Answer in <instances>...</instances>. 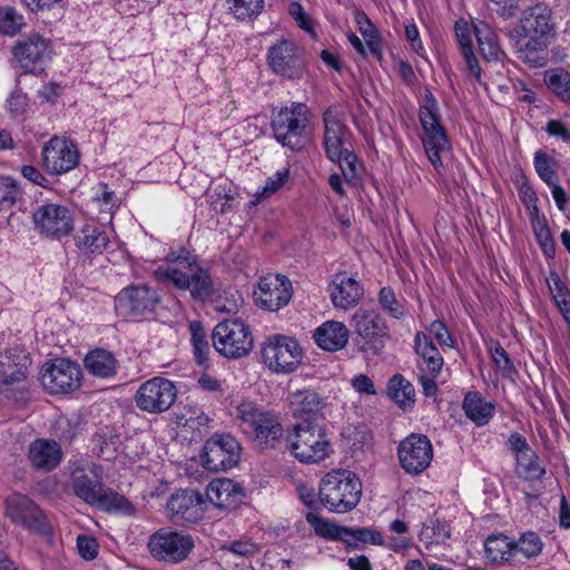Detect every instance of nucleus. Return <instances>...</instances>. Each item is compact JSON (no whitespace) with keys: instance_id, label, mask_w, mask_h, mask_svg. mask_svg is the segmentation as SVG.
Returning a JSON list of instances; mask_svg holds the SVG:
<instances>
[{"instance_id":"nucleus-1","label":"nucleus","mask_w":570,"mask_h":570,"mask_svg":"<svg viewBox=\"0 0 570 570\" xmlns=\"http://www.w3.org/2000/svg\"><path fill=\"white\" fill-rule=\"evenodd\" d=\"M157 281L187 291L195 301L205 302L215 294V285L208 268L186 249L170 253L154 272Z\"/></svg>"},{"instance_id":"nucleus-2","label":"nucleus","mask_w":570,"mask_h":570,"mask_svg":"<svg viewBox=\"0 0 570 570\" xmlns=\"http://www.w3.org/2000/svg\"><path fill=\"white\" fill-rule=\"evenodd\" d=\"M70 487L77 498L104 512L128 517L136 513L127 498L102 483L99 465H76L70 473Z\"/></svg>"},{"instance_id":"nucleus-3","label":"nucleus","mask_w":570,"mask_h":570,"mask_svg":"<svg viewBox=\"0 0 570 570\" xmlns=\"http://www.w3.org/2000/svg\"><path fill=\"white\" fill-rule=\"evenodd\" d=\"M235 419L259 449L275 450L283 443L284 428L277 412L243 401L235 407Z\"/></svg>"},{"instance_id":"nucleus-4","label":"nucleus","mask_w":570,"mask_h":570,"mask_svg":"<svg viewBox=\"0 0 570 570\" xmlns=\"http://www.w3.org/2000/svg\"><path fill=\"white\" fill-rule=\"evenodd\" d=\"M311 119V110L303 102L274 109L271 116L273 136L283 147L301 150L308 139Z\"/></svg>"},{"instance_id":"nucleus-5","label":"nucleus","mask_w":570,"mask_h":570,"mask_svg":"<svg viewBox=\"0 0 570 570\" xmlns=\"http://www.w3.org/2000/svg\"><path fill=\"white\" fill-rule=\"evenodd\" d=\"M362 482L350 471L328 472L320 482V503L334 513H346L358 504Z\"/></svg>"},{"instance_id":"nucleus-6","label":"nucleus","mask_w":570,"mask_h":570,"mask_svg":"<svg viewBox=\"0 0 570 570\" xmlns=\"http://www.w3.org/2000/svg\"><path fill=\"white\" fill-rule=\"evenodd\" d=\"M286 442L289 452L302 463H320L332 452L330 439L320 423H295Z\"/></svg>"},{"instance_id":"nucleus-7","label":"nucleus","mask_w":570,"mask_h":570,"mask_svg":"<svg viewBox=\"0 0 570 570\" xmlns=\"http://www.w3.org/2000/svg\"><path fill=\"white\" fill-rule=\"evenodd\" d=\"M419 118L423 129L422 142L425 154L434 169L441 173L444 168L442 155L451 150V144L440 122L438 102L432 95L420 109Z\"/></svg>"},{"instance_id":"nucleus-8","label":"nucleus","mask_w":570,"mask_h":570,"mask_svg":"<svg viewBox=\"0 0 570 570\" xmlns=\"http://www.w3.org/2000/svg\"><path fill=\"white\" fill-rule=\"evenodd\" d=\"M213 346L225 357L240 358L253 348V335L249 326L239 320L218 323L212 334Z\"/></svg>"},{"instance_id":"nucleus-9","label":"nucleus","mask_w":570,"mask_h":570,"mask_svg":"<svg viewBox=\"0 0 570 570\" xmlns=\"http://www.w3.org/2000/svg\"><path fill=\"white\" fill-rule=\"evenodd\" d=\"M263 363L275 373H292L301 364L303 351L296 340L274 335L262 346Z\"/></svg>"},{"instance_id":"nucleus-10","label":"nucleus","mask_w":570,"mask_h":570,"mask_svg":"<svg viewBox=\"0 0 570 570\" xmlns=\"http://www.w3.org/2000/svg\"><path fill=\"white\" fill-rule=\"evenodd\" d=\"M136 406L149 414L168 411L177 399V387L168 379L156 376L144 382L135 394Z\"/></svg>"},{"instance_id":"nucleus-11","label":"nucleus","mask_w":570,"mask_h":570,"mask_svg":"<svg viewBox=\"0 0 570 570\" xmlns=\"http://www.w3.org/2000/svg\"><path fill=\"white\" fill-rule=\"evenodd\" d=\"M194 548L191 535L161 528L150 535L148 549L157 560L178 563L185 560Z\"/></svg>"},{"instance_id":"nucleus-12","label":"nucleus","mask_w":570,"mask_h":570,"mask_svg":"<svg viewBox=\"0 0 570 570\" xmlns=\"http://www.w3.org/2000/svg\"><path fill=\"white\" fill-rule=\"evenodd\" d=\"M240 444L232 434L215 433L204 445L203 464L208 471H226L237 465Z\"/></svg>"},{"instance_id":"nucleus-13","label":"nucleus","mask_w":570,"mask_h":570,"mask_svg":"<svg viewBox=\"0 0 570 570\" xmlns=\"http://www.w3.org/2000/svg\"><path fill=\"white\" fill-rule=\"evenodd\" d=\"M36 229L52 239H61L73 229L71 210L58 203H45L32 213Z\"/></svg>"},{"instance_id":"nucleus-14","label":"nucleus","mask_w":570,"mask_h":570,"mask_svg":"<svg viewBox=\"0 0 570 570\" xmlns=\"http://www.w3.org/2000/svg\"><path fill=\"white\" fill-rule=\"evenodd\" d=\"M556 24L552 11L539 3L524 9L514 28L509 30V38L537 37L551 40L556 37Z\"/></svg>"},{"instance_id":"nucleus-15","label":"nucleus","mask_w":570,"mask_h":570,"mask_svg":"<svg viewBox=\"0 0 570 570\" xmlns=\"http://www.w3.org/2000/svg\"><path fill=\"white\" fill-rule=\"evenodd\" d=\"M159 303V293L146 284L127 286L115 297L116 309L124 316L149 315Z\"/></svg>"},{"instance_id":"nucleus-16","label":"nucleus","mask_w":570,"mask_h":570,"mask_svg":"<svg viewBox=\"0 0 570 570\" xmlns=\"http://www.w3.org/2000/svg\"><path fill=\"white\" fill-rule=\"evenodd\" d=\"M308 524L314 529L315 533L320 537L342 540L347 543L351 541H360L364 543H371L374 546H383V535L380 531L370 528H357L352 529L347 527L336 525L324 520L317 513L309 511L305 515Z\"/></svg>"},{"instance_id":"nucleus-17","label":"nucleus","mask_w":570,"mask_h":570,"mask_svg":"<svg viewBox=\"0 0 570 570\" xmlns=\"http://www.w3.org/2000/svg\"><path fill=\"white\" fill-rule=\"evenodd\" d=\"M40 381L50 394H67L80 387L81 370L70 360L57 358L47 363Z\"/></svg>"},{"instance_id":"nucleus-18","label":"nucleus","mask_w":570,"mask_h":570,"mask_svg":"<svg viewBox=\"0 0 570 570\" xmlns=\"http://www.w3.org/2000/svg\"><path fill=\"white\" fill-rule=\"evenodd\" d=\"M397 456L402 469L409 474L416 475L430 466L433 446L426 435L411 433L400 442Z\"/></svg>"},{"instance_id":"nucleus-19","label":"nucleus","mask_w":570,"mask_h":570,"mask_svg":"<svg viewBox=\"0 0 570 570\" xmlns=\"http://www.w3.org/2000/svg\"><path fill=\"white\" fill-rule=\"evenodd\" d=\"M351 326L361 336L374 354H379L390 338V328L385 318L375 311L358 308L351 318Z\"/></svg>"},{"instance_id":"nucleus-20","label":"nucleus","mask_w":570,"mask_h":570,"mask_svg":"<svg viewBox=\"0 0 570 570\" xmlns=\"http://www.w3.org/2000/svg\"><path fill=\"white\" fill-rule=\"evenodd\" d=\"M268 65L272 71L283 78H301L304 71L303 50L293 41L281 39L268 49Z\"/></svg>"},{"instance_id":"nucleus-21","label":"nucleus","mask_w":570,"mask_h":570,"mask_svg":"<svg viewBox=\"0 0 570 570\" xmlns=\"http://www.w3.org/2000/svg\"><path fill=\"white\" fill-rule=\"evenodd\" d=\"M166 509L174 523L195 524L204 518L206 502L198 491L186 489L173 493Z\"/></svg>"},{"instance_id":"nucleus-22","label":"nucleus","mask_w":570,"mask_h":570,"mask_svg":"<svg viewBox=\"0 0 570 570\" xmlns=\"http://www.w3.org/2000/svg\"><path fill=\"white\" fill-rule=\"evenodd\" d=\"M287 404L296 423L316 424L325 417L327 400L314 389H298L288 393Z\"/></svg>"},{"instance_id":"nucleus-23","label":"nucleus","mask_w":570,"mask_h":570,"mask_svg":"<svg viewBox=\"0 0 570 570\" xmlns=\"http://www.w3.org/2000/svg\"><path fill=\"white\" fill-rule=\"evenodd\" d=\"M50 42L35 33L16 43L12 55L24 72H41L50 59Z\"/></svg>"},{"instance_id":"nucleus-24","label":"nucleus","mask_w":570,"mask_h":570,"mask_svg":"<svg viewBox=\"0 0 570 570\" xmlns=\"http://www.w3.org/2000/svg\"><path fill=\"white\" fill-rule=\"evenodd\" d=\"M79 163L77 146L65 137H52L42 149V165L51 175H61Z\"/></svg>"},{"instance_id":"nucleus-25","label":"nucleus","mask_w":570,"mask_h":570,"mask_svg":"<svg viewBox=\"0 0 570 570\" xmlns=\"http://www.w3.org/2000/svg\"><path fill=\"white\" fill-rule=\"evenodd\" d=\"M6 513L12 522L29 530L39 533L49 531V524L43 512L31 499L23 494L14 493L6 500Z\"/></svg>"},{"instance_id":"nucleus-26","label":"nucleus","mask_w":570,"mask_h":570,"mask_svg":"<svg viewBox=\"0 0 570 570\" xmlns=\"http://www.w3.org/2000/svg\"><path fill=\"white\" fill-rule=\"evenodd\" d=\"M323 145L326 156L331 161L340 160L344 151L347 150L345 142L348 135V129L341 117L340 107L330 106L323 114Z\"/></svg>"},{"instance_id":"nucleus-27","label":"nucleus","mask_w":570,"mask_h":570,"mask_svg":"<svg viewBox=\"0 0 570 570\" xmlns=\"http://www.w3.org/2000/svg\"><path fill=\"white\" fill-rule=\"evenodd\" d=\"M292 283L281 274L261 277L258 292L255 293L257 304L267 311H278L292 298Z\"/></svg>"},{"instance_id":"nucleus-28","label":"nucleus","mask_w":570,"mask_h":570,"mask_svg":"<svg viewBox=\"0 0 570 570\" xmlns=\"http://www.w3.org/2000/svg\"><path fill=\"white\" fill-rule=\"evenodd\" d=\"M328 291L333 305L345 311L356 306L364 295L361 283L347 273L336 274Z\"/></svg>"},{"instance_id":"nucleus-29","label":"nucleus","mask_w":570,"mask_h":570,"mask_svg":"<svg viewBox=\"0 0 570 570\" xmlns=\"http://www.w3.org/2000/svg\"><path fill=\"white\" fill-rule=\"evenodd\" d=\"M73 242L82 254L100 255L107 249L110 238L104 225L89 220L73 234Z\"/></svg>"},{"instance_id":"nucleus-30","label":"nucleus","mask_w":570,"mask_h":570,"mask_svg":"<svg viewBox=\"0 0 570 570\" xmlns=\"http://www.w3.org/2000/svg\"><path fill=\"white\" fill-rule=\"evenodd\" d=\"M414 350L417 372L439 375L444 360L431 336L424 332H417L414 338Z\"/></svg>"},{"instance_id":"nucleus-31","label":"nucleus","mask_w":570,"mask_h":570,"mask_svg":"<svg viewBox=\"0 0 570 570\" xmlns=\"http://www.w3.org/2000/svg\"><path fill=\"white\" fill-rule=\"evenodd\" d=\"M206 495L215 507L232 510L242 502L244 492L233 480L217 479L208 484Z\"/></svg>"},{"instance_id":"nucleus-32","label":"nucleus","mask_w":570,"mask_h":570,"mask_svg":"<svg viewBox=\"0 0 570 570\" xmlns=\"http://www.w3.org/2000/svg\"><path fill=\"white\" fill-rule=\"evenodd\" d=\"M313 338L320 348L337 352L347 345L350 331L342 322L326 321L314 331Z\"/></svg>"},{"instance_id":"nucleus-33","label":"nucleus","mask_w":570,"mask_h":570,"mask_svg":"<svg viewBox=\"0 0 570 570\" xmlns=\"http://www.w3.org/2000/svg\"><path fill=\"white\" fill-rule=\"evenodd\" d=\"M518 58L532 68L543 67L547 62V48L550 40L537 37L510 38Z\"/></svg>"},{"instance_id":"nucleus-34","label":"nucleus","mask_w":570,"mask_h":570,"mask_svg":"<svg viewBox=\"0 0 570 570\" xmlns=\"http://www.w3.org/2000/svg\"><path fill=\"white\" fill-rule=\"evenodd\" d=\"M61 458V448L56 441L38 439L29 446V460L38 470H53L60 463Z\"/></svg>"},{"instance_id":"nucleus-35","label":"nucleus","mask_w":570,"mask_h":570,"mask_svg":"<svg viewBox=\"0 0 570 570\" xmlns=\"http://www.w3.org/2000/svg\"><path fill=\"white\" fill-rule=\"evenodd\" d=\"M462 407L466 417L478 426L487 425L494 415V404L485 401L480 392L466 393Z\"/></svg>"},{"instance_id":"nucleus-36","label":"nucleus","mask_w":570,"mask_h":570,"mask_svg":"<svg viewBox=\"0 0 570 570\" xmlns=\"http://www.w3.org/2000/svg\"><path fill=\"white\" fill-rule=\"evenodd\" d=\"M83 364L91 375L100 379L112 377L118 370V361L114 354L102 348L89 352L83 360Z\"/></svg>"},{"instance_id":"nucleus-37","label":"nucleus","mask_w":570,"mask_h":570,"mask_svg":"<svg viewBox=\"0 0 570 570\" xmlns=\"http://www.w3.org/2000/svg\"><path fill=\"white\" fill-rule=\"evenodd\" d=\"M484 552L487 559L492 563L514 564L513 541L502 533L491 534L485 539Z\"/></svg>"},{"instance_id":"nucleus-38","label":"nucleus","mask_w":570,"mask_h":570,"mask_svg":"<svg viewBox=\"0 0 570 570\" xmlns=\"http://www.w3.org/2000/svg\"><path fill=\"white\" fill-rule=\"evenodd\" d=\"M26 361V356H22L21 360L11 351L0 354V383L9 386L24 381L27 377Z\"/></svg>"},{"instance_id":"nucleus-39","label":"nucleus","mask_w":570,"mask_h":570,"mask_svg":"<svg viewBox=\"0 0 570 570\" xmlns=\"http://www.w3.org/2000/svg\"><path fill=\"white\" fill-rule=\"evenodd\" d=\"M475 37L480 51L487 60H500L504 52L499 45L498 36L485 23L475 27Z\"/></svg>"},{"instance_id":"nucleus-40","label":"nucleus","mask_w":570,"mask_h":570,"mask_svg":"<svg viewBox=\"0 0 570 570\" xmlns=\"http://www.w3.org/2000/svg\"><path fill=\"white\" fill-rule=\"evenodd\" d=\"M515 473L525 481H538L546 474V468L532 450L515 459Z\"/></svg>"},{"instance_id":"nucleus-41","label":"nucleus","mask_w":570,"mask_h":570,"mask_svg":"<svg viewBox=\"0 0 570 570\" xmlns=\"http://www.w3.org/2000/svg\"><path fill=\"white\" fill-rule=\"evenodd\" d=\"M543 549L540 537L532 531L523 533L517 542L513 541V552H515L514 564L538 557Z\"/></svg>"},{"instance_id":"nucleus-42","label":"nucleus","mask_w":570,"mask_h":570,"mask_svg":"<svg viewBox=\"0 0 570 570\" xmlns=\"http://www.w3.org/2000/svg\"><path fill=\"white\" fill-rule=\"evenodd\" d=\"M548 88L563 102L570 105V72L562 68L549 69L544 73Z\"/></svg>"},{"instance_id":"nucleus-43","label":"nucleus","mask_w":570,"mask_h":570,"mask_svg":"<svg viewBox=\"0 0 570 570\" xmlns=\"http://www.w3.org/2000/svg\"><path fill=\"white\" fill-rule=\"evenodd\" d=\"M451 535L450 524L445 520L431 519L423 524L420 532V540L425 546L444 543Z\"/></svg>"},{"instance_id":"nucleus-44","label":"nucleus","mask_w":570,"mask_h":570,"mask_svg":"<svg viewBox=\"0 0 570 570\" xmlns=\"http://www.w3.org/2000/svg\"><path fill=\"white\" fill-rule=\"evenodd\" d=\"M389 396L401 407L406 409L414 403V387L402 375H394L387 386Z\"/></svg>"},{"instance_id":"nucleus-45","label":"nucleus","mask_w":570,"mask_h":570,"mask_svg":"<svg viewBox=\"0 0 570 570\" xmlns=\"http://www.w3.org/2000/svg\"><path fill=\"white\" fill-rule=\"evenodd\" d=\"M189 330L191 332L195 360L198 365L207 366L209 362L210 347L206 337V332L199 322H191Z\"/></svg>"},{"instance_id":"nucleus-46","label":"nucleus","mask_w":570,"mask_h":570,"mask_svg":"<svg viewBox=\"0 0 570 570\" xmlns=\"http://www.w3.org/2000/svg\"><path fill=\"white\" fill-rule=\"evenodd\" d=\"M22 196L19 183L10 176H0V210H8Z\"/></svg>"},{"instance_id":"nucleus-47","label":"nucleus","mask_w":570,"mask_h":570,"mask_svg":"<svg viewBox=\"0 0 570 570\" xmlns=\"http://www.w3.org/2000/svg\"><path fill=\"white\" fill-rule=\"evenodd\" d=\"M227 10L237 19L245 20L257 17L264 6V0H225Z\"/></svg>"},{"instance_id":"nucleus-48","label":"nucleus","mask_w":570,"mask_h":570,"mask_svg":"<svg viewBox=\"0 0 570 570\" xmlns=\"http://www.w3.org/2000/svg\"><path fill=\"white\" fill-rule=\"evenodd\" d=\"M533 165L538 176L547 185H553V183H556L558 163L554 158L549 156L546 151L539 150L534 155Z\"/></svg>"},{"instance_id":"nucleus-49","label":"nucleus","mask_w":570,"mask_h":570,"mask_svg":"<svg viewBox=\"0 0 570 570\" xmlns=\"http://www.w3.org/2000/svg\"><path fill=\"white\" fill-rule=\"evenodd\" d=\"M24 24L23 17L14 8H0V32L7 36H14Z\"/></svg>"},{"instance_id":"nucleus-50","label":"nucleus","mask_w":570,"mask_h":570,"mask_svg":"<svg viewBox=\"0 0 570 570\" xmlns=\"http://www.w3.org/2000/svg\"><path fill=\"white\" fill-rule=\"evenodd\" d=\"M379 303L383 311H385L392 317L400 320L404 315V307L397 301L395 292L390 286H384L379 293Z\"/></svg>"},{"instance_id":"nucleus-51","label":"nucleus","mask_w":570,"mask_h":570,"mask_svg":"<svg viewBox=\"0 0 570 570\" xmlns=\"http://www.w3.org/2000/svg\"><path fill=\"white\" fill-rule=\"evenodd\" d=\"M289 177V169L283 168L275 173L274 176L267 178L265 185L261 190H257V202L271 197L273 194L278 191L287 181Z\"/></svg>"},{"instance_id":"nucleus-52","label":"nucleus","mask_w":570,"mask_h":570,"mask_svg":"<svg viewBox=\"0 0 570 570\" xmlns=\"http://www.w3.org/2000/svg\"><path fill=\"white\" fill-rule=\"evenodd\" d=\"M532 229H533L537 243L540 246L544 256L548 258L554 257L556 244L552 238V234H551L548 223L540 225L538 227H533Z\"/></svg>"},{"instance_id":"nucleus-53","label":"nucleus","mask_w":570,"mask_h":570,"mask_svg":"<svg viewBox=\"0 0 570 570\" xmlns=\"http://www.w3.org/2000/svg\"><path fill=\"white\" fill-rule=\"evenodd\" d=\"M489 8L503 19L514 17L520 0H485Z\"/></svg>"},{"instance_id":"nucleus-54","label":"nucleus","mask_w":570,"mask_h":570,"mask_svg":"<svg viewBox=\"0 0 570 570\" xmlns=\"http://www.w3.org/2000/svg\"><path fill=\"white\" fill-rule=\"evenodd\" d=\"M426 334L431 336L432 341L433 338L436 340L441 346L452 347L454 345L452 335L441 321L432 322Z\"/></svg>"},{"instance_id":"nucleus-55","label":"nucleus","mask_w":570,"mask_h":570,"mask_svg":"<svg viewBox=\"0 0 570 570\" xmlns=\"http://www.w3.org/2000/svg\"><path fill=\"white\" fill-rule=\"evenodd\" d=\"M101 191L96 194L95 200L98 203L100 210L111 216L117 205V196L112 190H109L106 185L100 186Z\"/></svg>"},{"instance_id":"nucleus-56","label":"nucleus","mask_w":570,"mask_h":570,"mask_svg":"<svg viewBox=\"0 0 570 570\" xmlns=\"http://www.w3.org/2000/svg\"><path fill=\"white\" fill-rule=\"evenodd\" d=\"M77 549L85 560H94L98 554V543L96 539L88 535H79L77 538Z\"/></svg>"},{"instance_id":"nucleus-57","label":"nucleus","mask_w":570,"mask_h":570,"mask_svg":"<svg viewBox=\"0 0 570 570\" xmlns=\"http://www.w3.org/2000/svg\"><path fill=\"white\" fill-rule=\"evenodd\" d=\"M547 283L556 303L560 302L561 298L570 297V291L561 281L558 273L551 272L547 279Z\"/></svg>"},{"instance_id":"nucleus-58","label":"nucleus","mask_w":570,"mask_h":570,"mask_svg":"<svg viewBox=\"0 0 570 570\" xmlns=\"http://www.w3.org/2000/svg\"><path fill=\"white\" fill-rule=\"evenodd\" d=\"M28 107V98L20 91H14L7 100V110L11 116L17 117L26 112Z\"/></svg>"},{"instance_id":"nucleus-59","label":"nucleus","mask_w":570,"mask_h":570,"mask_svg":"<svg viewBox=\"0 0 570 570\" xmlns=\"http://www.w3.org/2000/svg\"><path fill=\"white\" fill-rule=\"evenodd\" d=\"M335 163H338L342 174L345 178L352 179L356 176L357 157L354 153L350 151L348 149L345 150L343 157Z\"/></svg>"},{"instance_id":"nucleus-60","label":"nucleus","mask_w":570,"mask_h":570,"mask_svg":"<svg viewBox=\"0 0 570 570\" xmlns=\"http://www.w3.org/2000/svg\"><path fill=\"white\" fill-rule=\"evenodd\" d=\"M223 549L238 557H253L258 551L257 544L250 541H234L229 546H225Z\"/></svg>"},{"instance_id":"nucleus-61","label":"nucleus","mask_w":570,"mask_h":570,"mask_svg":"<svg viewBox=\"0 0 570 570\" xmlns=\"http://www.w3.org/2000/svg\"><path fill=\"white\" fill-rule=\"evenodd\" d=\"M492 358L495 365L502 370L505 374H510L514 368L513 364L505 352V350L501 345H495L491 350Z\"/></svg>"},{"instance_id":"nucleus-62","label":"nucleus","mask_w":570,"mask_h":570,"mask_svg":"<svg viewBox=\"0 0 570 570\" xmlns=\"http://www.w3.org/2000/svg\"><path fill=\"white\" fill-rule=\"evenodd\" d=\"M508 446L514 453L515 459L532 451L527 439L517 432L509 436Z\"/></svg>"},{"instance_id":"nucleus-63","label":"nucleus","mask_w":570,"mask_h":570,"mask_svg":"<svg viewBox=\"0 0 570 570\" xmlns=\"http://www.w3.org/2000/svg\"><path fill=\"white\" fill-rule=\"evenodd\" d=\"M289 13L295 19L297 24L306 30L312 31V22L308 14L304 11V8L298 2H292L289 6Z\"/></svg>"},{"instance_id":"nucleus-64","label":"nucleus","mask_w":570,"mask_h":570,"mask_svg":"<svg viewBox=\"0 0 570 570\" xmlns=\"http://www.w3.org/2000/svg\"><path fill=\"white\" fill-rule=\"evenodd\" d=\"M405 36L413 51H415L419 56H423L424 47L420 39V32L415 23H409L405 26Z\"/></svg>"}]
</instances>
